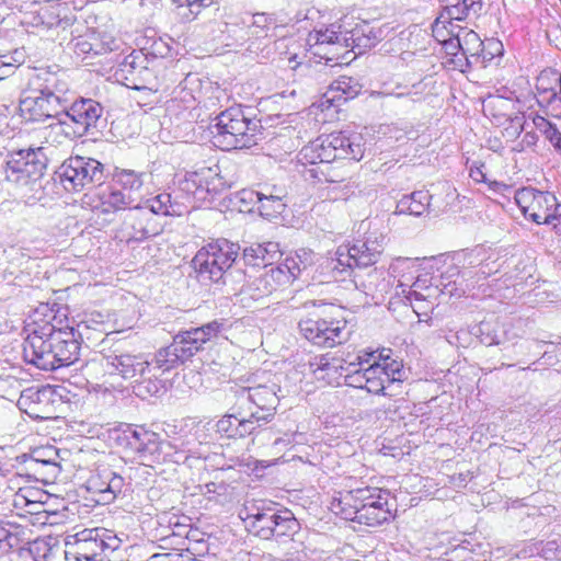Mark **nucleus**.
I'll return each mask as SVG.
<instances>
[{
  "label": "nucleus",
  "mask_w": 561,
  "mask_h": 561,
  "mask_svg": "<svg viewBox=\"0 0 561 561\" xmlns=\"http://www.w3.org/2000/svg\"><path fill=\"white\" fill-rule=\"evenodd\" d=\"M445 48V51L453 56L454 59L453 61L459 66V67H462V59L463 57H461V45H460V39H459V34L458 35H455L453 38L448 39L447 42L443 43L442 44Z\"/></svg>",
  "instance_id": "bf43d9fd"
},
{
  "label": "nucleus",
  "mask_w": 561,
  "mask_h": 561,
  "mask_svg": "<svg viewBox=\"0 0 561 561\" xmlns=\"http://www.w3.org/2000/svg\"><path fill=\"white\" fill-rule=\"evenodd\" d=\"M346 322L343 320L305 319L299 322L301 334L312 344L333 347L347 339Z\"/></svg>",
  "instance_id": "f3484780"
},
{
  "label": "nucleus",
  "mask_w": 561,
  "mask_h": 561,
  "mask_svg": "<svg viewBox=\"0 0 561 561\" xmlns=\"http://www.w3.org/2000/svg\"><path fill=\"white\" fill-rule=\"evenodd\" d=\"M70 89L61 70L36 69L28 79L20 110L30 121L41 122L62 115L76 138L88 135L102 115V106L92 99L75 101L70 106Z\"/></svg>",
  "instance_id": "f257e3e1"
},
{
  "label": "nucleus",
  "mask_w": 561,
  "mask_h": 561,
  "mask_svg": "<svg viewBox=\"0 0 561 561\" xmlns=\"http://www.w3.org/2000/svg\"><path fill=\"white\" fill-rule=\"evenodd\" d=\"M365 150L366 141L360 133L341 130L318 137L301 149L300 156L310 164L322 165L339 159L359 161Z\"/></svg>",
  "instance_id": "39448f33"
},
{
  "label": "nucleus",
  "mask_w": 561,
  "mask_h": 561,
  "mask_svg": "<svg viewBox=\"0 0 561 561\" xmlns=\"http://www.w3.org/2000/svg\"><path fill=\"white\" fill-rule=\"evenodd\" d=\"M295 260L285 259L283 263L265 270L249 280L241 293L253 300H260L277 289L290 285L298 277L299 265Z\"/></svg>",
  "instance_id": "f8f14e48"
},
{
  "label": "nucleus",
  "mask_w": 561,
  "mask_h": 561,
  "mask_svg": "<svg viewBox=\"0 0 561 561\" xmlns=\"http://www.w3.org/2000/svg\"><path fill=\"white\" fill-rule=\"evenodd\" d=\"M358 515H352L353 522L365 524L367 526H378L391 517V511L388 506V497L383 501H375L371 507L368 505L365 510L357 512Z\"/></svg>",
  "instance_id": "2f4dec72"
},
{
  "label": "nucleus",
  "mask_w": 561,
  "mask_h": 561,
  "mask_svg": "<svg viewBox=\"0 0 561 561\" xmlns=\"http://www.w3.org/2000/svg\"><path fill=\"white\" fill-rule=\"evenodd\" d=\"M261 255L263 257V267L273 266V261L279 255V245L276 242H266L261 244Z\"/></svg>",
  "instance_id": "13d9d810"
},
{
  "label": "nucleus",
  "mask_w": 561,
  "mask_h": 561,
  "mask_svg": "<svg viewBox=\"0 0 561 561\" xmlns=\"http://www.w3.org/2000/svg\"><path fill=\"white\" fill-rule=\"evenodd\" d=\"M298 529L299 523L290 511H278L273 528V538H275L276 543L280 540L294 537L298 533Z\"/></svg>",
  "instance_id": "e433bc0d"
},
{
  "label": "nucleus",
  "mask_w": 561,
  "mask_h": 561,
  "mask_svg": "<svg viewBox=\"0 0 561 561\" xmlns=\"http://www.w3.org/2000/svg\"><path fill=\"white\" fill-rule=\"evenodd\" d=\"M278 515V510L271 505L257 507L255 512L250 513L244 518L249 529L261 539L268 540L273 538L274 522Z\"/></svg>",
  "instance_id": "a878e982"
},
{
  "label": "nucleus",
  "mask_w": 561,
  "mask_h": 561,
  "mask_svg": "<svg viewBox=\"0 0 561 561\" xmlns=\"http://www.w3.org/2000/svg\"><path fill=\"white\" fill-rule=\"evenodd\" d=\"M380 37V32L375 31L368 23L356 25L351 32V39L353 48H358L360 51L373 47Z\"/></svg>",
  "instance_id": "79ce46f5"
},
{
  "label": "nucleus",
  "mask_w": 561,
  "mask_h": 561,
  "mask_svg": "<svg viewBox=\"0 0 561 561\" xmlns=\"http://www.w3.org/2000/svg\"><path fill=\"white\" fill-rule=\"evenodd\" d=\"M482 248H476L456 256L457 264L449 266L442 275L444 291L461 296L479 282L477 267L482 261Z\"/></svg>",
  "instance_id": "9b49d317"
},
{
  "label": "nucleus",
  "mask_w": 561,
  "mask_h": 561,
  "mask_svg": "<svg viewBox=\"0 0 561 561\" xmlns=\"http://www.w3.org/2000/svg\"><path fill=\"white\" fill-rule=\"evenodd\" d=\"M47 126L42 127L37 131V137L42 146L46 148H57L65 145L68 140L76 138L71 133L70 123L60 114Z\"/></svg>",
  "instance_id": "393cba45"
},
{
  "label": "nucleus",
  "mask_w": 561,
  "mask_h": 561,
  "mask_svg": "<svg viewBox=\"0 0 561 561\" xmlns=\"http://www.w3.org/2000/svg\"><path fill=\"white\" fill-rule=\"evenodd\" d=\"M59 182L68 192H79L88 185L102 184L104 165L93 158L70 157L56 171Z\"/></svg>",
  "instance_id": "9d476101"
},
{
  "label": "nucleus",
  "mask_w": 561,
  "mask_h": 561,
  "mask_svg": "<svg viewBox=\"0 0 561 561\" xmlns=\"http://www.w3.org/2000/svg\"><path fill=\"white\" fill-rule=\"evenodd\" d=\"M287 259H296L297 264L299 265L298 275L306 270L313 260V253L306 250H300L299 252H296L294 256H288Z\"/></svg>",
  "instance_id": "0e129e2a"
},
{
  "label": "nucleus",
  "mask_w": 561,
  "mask_h": 561,
  "mask_svg": "<svg viewBox=\"0 0 561 561\" xmlns=\"http://www.w3.org/2000/svg\"><path fill=\"white\" fill-rule=\"evenodd\" d=\"M175 4L176 15L182 22H192L203 9L215 3V0H172Z\"/></svg>",
  "instance_id": "a19ab883"
},
{
  "label": "nucleus",
  "mask_w": 561,
  "mask_h": 561,
  "mask_svg": "<svg viewBox=\"0 0 561 561\" xmlns=\"http://www.w3.org/2000/svg\"><path fill=\"white\" fill-rule=\"evenodd\" d=\"M231 411V413H227L221 419H219L215 427L216 432L221 436L236 439L239 438V414L238 410Z\"/></svg>",
  "instance_id": "49530a36"
},
{
  "label": "nucleus",
  "mask_w": 561,
  "mask_h": 561,
  "mask_svg": "<svg viewBox=\"0 0 561 561\" xmlns=\"http://www.w3.org/2000/svg\"><path fill=\"white\" fill-rule=\"evenodd\" d=\"M173 449V443L163 440L157 433L144 428L136 457L142 462L160 463L167 461Z\"/></svg>",
  "instance_id": "5701e85b"
},
{
  "label": "nucleus",
  "mask_w": 561,
  "mask_h": 561,
  "mask_svg": "<svg viewBox=\"0 0 561 561\" xmlns=\"http://www.w3.org/2000/svg\"><path fill=\"white\" fill-rule=\"evenodd\" d=\"M134 383V392L141 399L157 397L164 391L163 382L158 378L156 370H151L149 375L136 379Z\"/></svg>",
  "instance_id": "ea45409f"
},
{
  "label": "nucleus",
  "mask_w": 561,
  "mask_h": 561,
  "mask_svg": "<svg viewBox=\"0 0 561 561\" xmlns=\"http://www.w3.org/2000/svg\"><path fill=\"white\" fill-rule=\"evenodd\" d=\"M358 363H350L346 367H344L340 360L333 359L332 363H329L328 360L321 359V363L319 364L318 368L314 369L316 377L318 379H325V376L323 375L324 371H332V382L335 380L334 375L337 373L339 369L343 370L345 374L341 373V376L344 377L346 385L365 389L366 388V368L363 367L365 363H368V359L364 358L363 356L357 357Z\"/></svg>",
  "instance_id": "4be33fe9"
},
{
  "label": "nucleus",
  "mask_w": 561,
  "mask_h": 561,
  "mask_svg": "<svg viewBox=\"0 0 561 561\" xmlns=\"http://www.w3.org/2000/svg\"><path fill=\"white\" fill-rule=\"evenodd\" d=\"M145 427L128 426L121 434H118L116 442L127 454L136 456L139 448L140 438Z\"/></svg>",
  "instance_id": "c03bdc74"
},
{
  "label": "nucleus",
  "mask_w": 561,
  "mask_h": 561,
  "mask_svg": "<svg viewBox=\"0 0 561 561\" xmlns=\"http://www.w3.org/2000/svg\"><path fill=\"white\" fill-rule=\"evenodd\" d=\"M224 328L225 320H214L202 327L180 331L172 343L185 362L202 351L204 344L216 337Z\"/></svg>",
  "instance_id": "6ab92c4d"
},
{
  "label": "nucleus",
  "mask_w": 561,
  "mask_h": 561,
  "mask_svg": "<svg viewBox=\"0 0 561 561\" xmlns=\"http://www.w3.org/2000/svg\"><path fill=\"white\" fill-rule=\"evenodd\" d=\"M386 368H381V363L374 362L366 367V390L374 394H387L385 390L388 385V376L385 371Z\"/></svg>",
  "instance_id": "4c0bfd02"
},
{
  "label": "nucleus",
  "mask_w": 561,
  "mask_h": 561,
  "mask_svg": "<svg viewBox=\"0 0 561 561\" xmlns=\"http://www.w3.org/2000/svg\"><path fill=\"white\" fill-rule=\"evenodd\" d=\"M515 202L526 218L541 225H549L553 220L551 209L556 206V196L533 187H523L516 191Z\"/></svg>",
  "instance_id": "2eb2a0df"
},
{
  "label": "nucleus",
  "mask_w": 561,
  "mask_h": 561,
  "mask_svg": "<svg viewBox=\"0 0 561 561\" xmlns=\"http://www.w3.org/2000/svg\"><path fill=\"white\" fill-rule=\"evenodd\" d=\"M330 90H335V91H340L342 92V95H344V99L347 100V99H353L354 96H356L360 90V85L358 84V82L351 78V77H346V76H341L340 78H337L336 80H334L331 85H330Z\"/></svg>",
  "instance_id": "3c124183"
},
{
  "label": "nucleus",
  "mask_w": 561,
  "mask_h": 561,
  "mask_svg": "<svg viewBox=\"0 0 561 561\" xmlns=\"http://www.w3.org/2000/svg\"><path fill=\"white\" fill-rule=\"evenodd\" d=\"M230 410H238L239 414V438L254 434L259 428L265 425L268 420L266 415H261L259 411L253 409L238 407V403L233 401Z\"/></svg>",
  "instance_id": "c756f323"
},
{
  "label": "nucleus",
  "mask_w": 561,
  "mask_h": 561,
  "mask_svg": "<svg viewBox=\"0 0 561 561\" xmlns=\"http://www.w3.org/2000/svg\"><path fill=\"white\" fill-rule=\"evenodd\" d=\"M45 151L44 146H38L9 152L4 168L5 180L18 187L37 182L47 168Z\"/></svg>",
  "instance_id": "1a4fd4ad"
},
{
  "label": "nucleus",
  "mask_w": 561,
  "mask_h": 561,
  "mask_svg": "<svg viewBox=\"0 0 561 561\" xmlns=\"http://www.w3.org/2000/svg\"><path fill=\"white\" fill-rule=\"evenodd\" d=\"M310 38L314 39L316 44L320 45L345 43V46H348V37L343 35L341 32H337L334 25H331V27L316 30L310 34Z\"/></svg>",
  "instance_id": "09e8293b"
},
{
  "label": "nucleus",
  "mask_w": 561,
  "mask_h": 561,
  "mask_svg": "<svg viewBox=\"0 0 561 561\" xmlns=\"http://www.w3.org/2000/svg\"><path fill=\"white\" fill-rule=\"evenodd\" d=\"M181 363H184V359L180 357V353L171 343L156 353L153 364L150 363V369L165 373L178 367Z\"/></svg>",
  "instance_id": "58836bf2"
},
{
  "label": "nucleus",
  "mask_w": 561,
  "mask_h": 561,
  "mask_svg": "<svg viewBox=\"0 0 561 561\" xmlns=\"http://www.w3.org/2000/svg\"><path fill=\"white\" fill-rule=\"evenodd\" d=\"M459 39L461 45V57H463L467 67L480 61V53L483 50V42L473 31L459 28Z\"/></svg>",
  "instance_id": "473e14b6"
},
{
  "label": "nucleus",
  "mask_w": 561,
  "mask_h": 561,
  "mask_svg": "<svg viewBox=\"0 0 561 561\" xmlns=\"http://www.w3.org/2000/svg\"><path fill=\"white\" fill-rule=\"evenodd\" d=\"M56 16L58 18V20L56 22H47L46 23L48 28H50L54 25H56V26H61L65 30L67 26L72 25L75 20H76V18L72 16V15H70V16L69 15L60 16V11H58Z\"/></svg>",
  "instance_id": "774afa93"
},
{
  "label": "nucleus",
  "mask_w": 561,
  "mask_h": 561,
  "mask_svg": "<svg viewBox=\"0 0 561 561\" xmlns=\"http://www.w3.org/2000/svg\"><path fill=\"white\" fill-rule=\"evenodd\" d=\"M389 496L388 492L378 488L363 486L340 493L339 499L332 502V511L341 514L345 519H352V515L365 510L368 505H375V501H383Z\"/></svg>",
  "instance_id": "a211bd4d"
},
{
  "label": "nucleus",
  "mask_w": 561,
  "mask_h": 561,
  "mask_svg": "<svg viewBox=\"0 0 561 561\" xmlns=\"http://www.w3.org/2000/svg\"><path fill=\"white\" fill-rule=\"evenodd\" d=\"M67 561H112L121 539L104 528H85L65 540Z\"/></svg>",
  "instance_id": "0eeeda50"
},
{
  "label": "nucleus",
  "mask_w": 561,
  "mask_h": 561,
  "mask_svg": "<svg viewBox=\"0 0 561 561\" xmlns=\"http://www.w3.org/2000/svg\"><path fill=\"white\" fill-rule=\"evenodd\" d=\"M101 366L110 375H118L125 380L135 381L149 375L150 362L142 355L116 346L102 355Z\"/></svg>",
  "instance_id": "4468645a"
},
{
  "label": "nucleus",
  "mask_w": 561,
  "mask_h": 561,
  "mask_svg": "<svg viewBox=\"0 0 561 561\" xmlns=\"http://www.w3.org/2000/svg\"><path fill=\"white\" fill-rule=\"evenodd\" d=\"M144 209L150 211L152 216L154 215H163V216H181L182 207L178 202H173L171 198V194L169 193H160L153 198H149L146 201V205L142 206Z\"/></svg>",
  "instance_id": "f704fd0d"
},
{
  "label": "nucleus",
  "mask_w": 561,
  "mask_h": 561,
  "mask_svg": "<svg viewBox=\"0 0 561 561\" xmlns=\"http://www.w3.org/2000/svg\"><path fill=\"white\" fill-rule=\"evenodd\" d=\"M147 173L115 168L113 184L100 190L92 199L91 208L104 216L142 206V191Z\"/></svg>",
  "instance_id": "20e7f679"
},
{
  "label": "nucleus",
  "mask_w": 561,
  "mask_h": 561,
  "mask_svg": "<svg viewBox=\"0 0 561 561\" xmlns=\"http://www.w3.org/2000/svg\"><path fill=\"white\" fill-rule=\"evenodd\" d=\"M277 390L279 387L275 382L250 387L234 385L230 387L228 396L238 407L253 409L272 420L279 402Z\"/></svg>",
  "instance_id": "ddd939ff"
},
{
  "label": "nucleus",
  "mask_w": 561,
  "mask_h": 561,
  "mask_svg": "<svg viewBox=\"0 0 561 561\" xmlns=\"http://www.w3.org/2000/svg\"><path fill=\"white\" fill-rule=\"evenodd\" d=\"M51 455H57V451L51 447L38 449L34 451V459L44 465H55L56 462L54 458H51Z\"/></svg>",
  "instance_id": "69168bd1"
},
{
  "label": "nucleus",
  "mask_w": 561,
  "mask_h": 561,
  "mask_svg": "<svg viewBox=\"0 0 561 561\" xmlns=\"http://www.w3.org/2000/svg\"><path fill=\"white\" fill-rule=\"evenodd\" d=\"M388 359L389 357L383 358V363L381 364V368H386L385 371L388 376V385L400 382L403 375L402 365L394 359L391 362H388Z\"/></svg>",
  "instance_id": "6e6d98bb"
},
{
  "label": "nucleus",
  "mask_w": 561,
  "mask_h": 561,
  "mask_svg": "<svg viewBox=\"0 0 561 561\" xmlns=\"http://www.w3.org/2000/svg\"><path fill=\"white\" fill-rule=\"evenodd\" d=\"M382 252V239L378 237L356 240L353 244L340 245L327 267L335 280L350 278L355 288L368 294L376 288L379 278L378 271L371 266L379 261Z\"/></svg>",
  "instance_id": "7ed1b4c3"
},
{
  "label": "nucleus",
  "mask_w": 561,
  "mask_h": 561,
  "mask_svg": "<svg viewBox=\"0 0 561 561\" xmlns=\"http://www.w3.org/2000/svg\"><path fill=\"white\" fill-rule=\"evenodd\" d=\"M92 41V55H103L117 48L116 41L106 34L90 32V38Z\"/></svg>",
  "instance_id": "8fccbe9b"
},
{
  "label": "nucleus",
  "mask_w": 561,
  "mask_h": 561,
  "mask_svg": "<svg viewBox=\"0 0 561 561\" xmlns=\"http://www.w3.org/2000/svg\"><path fill=\"white\" fill-rule=\"evenodd\" d=\"M432 195L427 191H415L403 196L397 204V214L421 216L427 211Z\"/></svg>",
  "instance_id": "7c9ffc66"
},
{
  "label": "nucleus",
  "mask_w": 561,
  "mask_h": 561,
  "mask_svg": "<svg viewBox=\"0 0 561 561\" xmlns=\"http://www.w3.org/2000/svg\"><path fill=\"white\" fill-rule=\"evenodd\" d=\"M199 79L196 75H187L183 81L175 89V93L181 98L185 103H190L191 101H196L199 99V95L193 93V87L198 84Z\"/></svg>",
  "instance_id": "864d4df0"
},
{
  "label": "nucleus",
  "mask_w": 561,
  "mask_h": 561,
  "mask_svg": "<svg viewBox=\"0 0 561 561\" xmlns=\"http://www.w3.org/2000/svg\"><path fill=\"white\" fill-rule=\"evenodd\" d=\"M90 38V32L84 35L78 36L73 41V50L78 56L92 55V41Z\"/></svg>",
  "instance_id": "680f3d73"
},
{
  "label": "nucleus",
  "mask_w": 561,
  "mask_h": 561,
  "mask_svg": "<svg viewBox=\"0 0 561 561\" xmlns=\"http://www.w3.org/2000/svg\"><path fill=\"white\" fill-rule=\"evenodd\" d=\"M311 173L320 182L327 183H343L347 179L345 170L333 168L331 163L318 165L311 169Z\"/></svg>",
  "instance_id": "de8ad7c7"
},
{
  "label": "nucleus",
  "mask_w": 561,
  "mask_h": 561,
  "mask_svg": "<svg viewBox=\"0 0 561 561\" xmlns=\"http://www.w3.org/2000/svg\"><path fill=\"white\" fill-rule=\"evenodd\" d=\"M116 238L122 242H142L151 237L159 234L160 225L157 222L152 214L142 206L128 209Z\"/></svg>",
  "instance_id": "dca6fc26"
},
{
  "label": "nucleus",
  "mask_w": 561,
  "mask_h": 561,
  "mask_svg": "<svg viewBox=\"0 0 561 561\" xmlns=\"http://www.w3.org/2000/svg\"><path fill=\"white\" fill-rule=\"evenodd\" d=\"M181 191L198 201L206 199L208 194H217L225 188V182L219 175L218 167L201 168L190 172L181 182Z\"/></svg>",
  "instance_id": "aec40b11"
},
{
  "label": "nucleus",
  "mask_w": 561,
  "mask_h": 561,
  "mask_svg": "<svg viewBox=\"0 0 561 561\" xmlns=\"http://www.w3.org/2000/svg\"><path fill=\"white\" fill-rule=\"evenodd\" d=\"M54 394L55 391L50 386L41 389L28 388L21 393L18 404L21 409L38 417L39 412H44L48 404L54 403Z\"/></svg>",
  "instance_id": "bb28decb"
},
{
  "label": "nucleus",
  "mask_w": 561,
  "mask_h": 561,
  "mask_svg": "<svg viewBox=\"0 0 561 561\" xmlns=\"http://www.w3.org/2000/svg\"><path fill=\"white\" fill-rule=\"evenodd\" d=\"M540 123L536 122V125L541 128L545 137L551 142V145L561 153V133L557 125L547 121L543 117H538Z\"/></svg>",
  "instance_id": "5fc2aeb1"
},
{
  "label": "nucleus",
  "mask_w": 561,
  "mask_h": 561,
  "mask_svg": "<svg viewBox=\"0 0 561 561\" xmlns=\"http://www.w3.org/2000/svg\"><path fill=\"white\" fill-rule=\"evenodd\" d=\"M510 325L500 322L497 319H488L479 323L476 335L486 346L500 345L511 340Z\"/></svg>",
  "instance_id": "cd10ccee"
},
{
  "label": "nucleus",
  "mask_w": 561,
  "mask_h": 561,
  "mask_svg": "<svg viewBox=\"0 0 561 561\" xmlns=\"http://www.w3.org/2000/svg\"><path fill=\"white\" fill-rule=\"evenodd\" d=\"M261 197L262 201H260L257 210L263 217L268 219L276 218L286 209V202L280 201L279 195L265 194L262 192Z\"/></svg>",
  "instance_id": "37998d69"
},
{
  "label": "nucleus",
  "mask_w": 561,
  "mask_h": 561,
  "mask_svg": "<svg viewBox=\"0 0 561 561\" xmlns=\"http://www.w3.org/2000/svg\"><path fill=\"white\" fill-rule=\"evenodd\" d=\"M503 46L501 42L488 41L486 46L483 45V50L480 53V61L483 67L486 66L495 56L502 55Z\"/></svg>",
  "instance_id": "4d7b16f0"
},
{
  "label": "nucleus",
  "mask_w": 561,
  "mask_h": 561,
  "mask_svg": "<svg viewBox=\"0 0 561 561\" xmlns=\"http://www.w3.org/2000/svg\"><path fill=\"white\" fill-rule=\"evenodd\" d=\"M443 4L440 14L449 21H463L478 15L482 10V0H438Z\"/></svg>",
  "instance_id": "c85d7f7f"
},
{
  "label": "nucleus",
  "mask_w": 561,
  "mask_h": 561,
  "mask_svg": "<svg viewBox=\"0 0 561 561\" xmlns=\"http://www.w3.org/2000/svg\"><path fill=\"white\" fill-rule=\"evenodd\" d=\"M89 483L90 490L100 495V501L108 504L123 492L125 479L111 468H103L91 477Z\"/></svg>",
  "instance_id": "b1692460"
},
{
  "label": "nucleus",
  "mask_w": 561,
  "mask_h": 561,
  "mask_svg": "<svg viewBox=\"0 0 561 561\" xmlns=\"http://www.w3.org/2000/svg\"><path fill=\"white\" fill-rule=\"evenodd\" d=\"M459 28V26L454 25V23L448 19H443L440 13L432 25L433 36L440 44L453 38L455 35H458Z\"/></svg>",
  "instance_id": "a18cd8bd"
},
{
  "label": "nucleus",
  "mask_w": 561,
  "mask_h": 561,
  "mask_svg": "<svg viewBox=\"0 0 561 561\" xmlns=\"http://www.w3.org/2000/svg\"><path fill=\"white\" fill-rule=\"evenodd\" d=\"M259 124L245 117L239 107L218 114L209 124L214 146L221 150L250 148L256 144Z\"/></svg>",
  "instance_id": "423d86ee"
},
{
  "label": "nucleus",
  "mask_w": 561,
  "mask_h": 561,
  "mask_svg": "<svg viewBox=\"0 0 561 561\" xmlns=\"http://www.w3.org/2000/svg\"><path fill=\"white\" fill-rule=\"evenodd\" d=\"M81 345L73 328L57 329L46 322L23 342L25 362L43 370H55L79 359Z\"/></svg>",
  "instance_id": "f03ea898"
},
{
  "label": "nucleus",
  "mask_w": 561,
  "mask_h": 561,
  "mask_svg": "<svg viewBox=\"0 0 561 561\" xmlns=\"http://www.w3.org/2000/svg\"><path fill=\"white\" fill-rule=\"evenodd\" d=\"M151 70L148 67L147 57L141 51H131L118 64L115 71L117 80L126 87L140 89V84L150 83Z\"/></svg>",
  "instance_id": "412c9836"
},
{
  "label": "nucleus",
  "mask_w": 561,
  "mask_h": 561,
  "mask_svg": "<svg viewBox=\"0 0 561 561\" xmlns=\"http://www.w3.org/2000/svg\"><path fill=\"white\" fill-rule=\"evenodd\" d=\"M275 23V19L271 14L255 13L252 16V23L249 26V34L255 37L267 35L270 25Z\"/></svg>",
  "instance_id": "603ef678"
},
{
  "label": "nucleus",
  "mask_w": 561,
  "mask_h": 561,
  "mask_svg": "<svg viewBox=\"0 0 561 561\" xmlns=\"http://www.w3.org/2000/svg\"><path fill=\"white\" fill-rule=\"evenodd\" d=\"M482 261L481 264H478L477 272L479 282L482 279H485L491 274L495 273L497 271L496 267H494V262H489V257L486 256L485 250L482 248Z\"/></svg>",
  "instance_id": "e2e57ef3"
},
{
  "label": "nucleus",
  "mask_w": 561,
  "mask_h": 561,
  "mask_svg": "<svg viewBox=\"0 0 561 561\" xmlns=\"http://www.w3.org/2000/svg\"><path fill=\"white\" fill-rule=\"evenodd\" d=\"M261 244H253L243 250V261L251 266H263V257L261 255Z\"/></svg>",
  "instance_id": "052dcab7"
},
{
  "label": "nucleus",
  "mask_w": 561,
  "mask_h": 561,
  "mask_svg": "<svg viewBox=\"0 0 561 561\" xmlns=\"http://www.w3.org/2000/svg\"><path fill=\"white\" fill-rule=\"evenodd\" d=\"M261 193L253 190H242L239 193V199L247 205H259L262 201Z\"/></svg>",
  "instance_id": "338daca9"
},
{
  "label": "nucleus",
  "mask_w": 561,
  "mask_h": 561,
  "mask_svg": "<svg viewBox=\"0 0 561 561\" xmlns=\"http://www.w3.org/2000/svg\"><path fill=\"white\" fill-rule=\"evenodd\" d=\"M24 528L9 520L0 519V552L7 553L14 548H19Z\"/></svg>",
  "instance_id": "c9c22d12"
},
{
  "label": "nucleus",
  "mask_w": 561,
  "mask_h": 561,
  "mask_svg": "<svg viewBox=\"0 0 561 561\" xmlns=\"http://www.w3.org/2000/svg\"><path fill=\"white\" fill-rule=\"evenodd\" d=\"M273 551L275 561H304L306 557L304 542L295 536L277 542Z\"/></svg>",
  "instance_id": "72a5a7b5"
},
{
  "label": "nucleus",
  "mask_w": 561,
  "mask_h": 561,
  "mask_svg": "<svg viewBox=\"0 0 561 561\" xmlns=\"http://www.w3.org/2000/svg\"><path fill=\"white\" fill-rule=\"evenodd\" d=\"M240 245L227 239H218L197 251L192 266L201 283H225L228 270L236 262Z\"/></svg>",
  "instance_id": "6e6552de"
}]
</instances>
